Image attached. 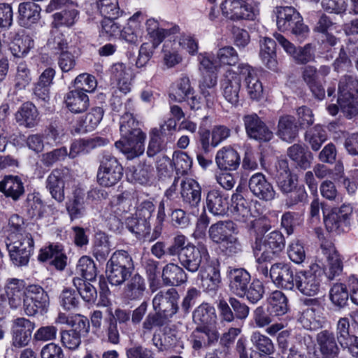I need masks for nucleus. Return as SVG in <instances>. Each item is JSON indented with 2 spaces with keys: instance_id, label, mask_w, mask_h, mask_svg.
<instances>
[{
  "instance_id": "nucleus-19",
  "label": "nucleus",
  "mask_w": 358,
  "mask_h": 358,
  "mask_svg": "<svg viewBox=\"0 0 358 358\" xmlns=\"http://www.w3.org/2000/svg\"><path fill=\"white\" fill-rule=\"evenodd\" d=\"M238 69L241 78H244L247 93L252 100H259L263 94L262 83L250 66L246 64H240Z\"/></svg>"
},
{
  "instance_id": "nucleus-59",
  "label": "nucleus",
  "mask_w": 358,
  "mask_h": 358,
  "mask_svg": "<svg viewBox=\"0 0 358 358\" xmlns=\"http://www.w3.org/2000/svg\"><path fill=\"white\" fill-rule=\"evenodd\" d=\"M287 255L289 259L300 264L306 259V252L303 243L299 240L292 241L288 245Z\"/></svg>"
},
{
  "instance_id": "nucleus-61",
  "label": "nucleus",
  "mask_w": 358,
  "mask_h": 358,
  "mask_svg": "<svg viewBox=\"0 0 358 358\" xmlns=\"http://www.w3.org/2000/svg\"><path fill=\"white\" fill-rule=\"evenodd\" d=\"M217 58L221 64L229 66L236 64L239 60L238 55L232 46L220 48L217 52Z\"/></svg>"
},
{
  "instance_id": "nucleus-28",
  "label": "nucleus",
  "mask_w": 358,
  "mask_h": 358,
  "mask_svg": "<svg viewBox=\"0 0 358 358\" xmlns=\"http://www.w3.org/2000/svg\"><path fill=\"white\" fill-rule=\"evenodd\" d=\"M201 287L206 292L215 291L221 282L220 269L217 266L206 264L199 270Z\"/></svg>"
},
{
  "instance_id": "nucleus-15",
  "label": "nucleus",
  "mask_w": 358,
  "mask_h": 358,
  "mask_svg": "<svg viewBox=\"0 0 358 358\" xmlns=\"http://www.w3.org/2000/svg\"><path fill=\"white\" fill-rule=\"evenodd\" d=\"M242 78L239 71H227L221 80L220 85L224 99L233 106L239 103Z\"/></svg>"
},
{
  "instance_id": "nucleus-64",
  "label": "nucleus",
  "mask_w": 358,
  "mask_h": 358,
  "mask_svg": "<svg viewBox=\"0 0 358 358\" xmlns=\"http://www.w3.org/2000/svg\"><path fill=\"white\" fill-rule=\"evenodd\" d=\"M60 335L62 345L71 350L77 349L81 343L80 334L76 330L62 331Z\"/></svg>"
},
{
  "instance_id": "nucleus-50",
  "label": "nucleus",
  "mask_w": 358,
  "mask_h": 358,
  "mask_svg": "<svg viewBox=\"0 0 358 358\" xmlns=\"http://www.w3.org/2000/svg\"><path fill=\"white\" fill-rule=\"evenodd\" d=\"M27 294L35 304L37 305L38 308L41 310V313L47 308L49 304V297L41 287L36 285L29 286Z\"/></svg>"
},
{
  "instance_id": "nucleus-14",
  "label": "nucleus",
  "mask_w": 358,
  "mask_h": 358,
  "mask_svg": "<svg viewBox=\"0 0 358 358\" xmlns=\"http://www.w3.org/2000/svg\"><path fill=\"white\" fill-rule=\"evenodd\" d=\"M274 37L284 50L293 58L296 64H306L314 59V52L310 43H308L303 47L296 48L280 34H275Z\"/></svg>"
},
{
  "instance_id": "nucleus-42",
  "label": "nucleus",
  "mask_w": 358,
  "mask_h": 358,
  "mask_svg": "<svg viewBox=\"0 0 358 358\" xmlns=\"http://www.w3.org/2000/svg\"><path fill=\"white\" fill-rule=\"evenodd\" d=\"M72 284L85 301L87 303L95 302L97 298V292L96 288L89 282L84 280L83 278L74 277L72 279Z\"/></svg>"
},
{
  "instance_id": "nucleus-36",
  "label": "nucleus",
  "mask_w": 358,
  "mask_h": 358,
  "mask_svg": "<svg viewBox=\"0 0 358 358\" xmlns=\"http://www.w3.org/2000/svg\"><path fill=\"white\" fill-rule=\"evenodd\" d=\"M299 322L306 329L313 331L322 327L324 318L319 307H308L302 312Z\"/></svg>"
},
{
  "instance_id": "nucleus-40",
  "label": "nucleus",
  "mask_w": 358,
  "mask_h": 358,
  "mask_svg": "<svg viewBox=\"0 0 358 358\" xmlns=\"http://www.w3.org/2000/svg\"><path fill=\"white\" fill-rule=\"evenodd\" d=\"M287 155L296 164L303 169L310 166L312 153L300 144H294L287 150Z\"/></svg>"
},
{
  "instance_id": "nucleus-22",
  "label": "nucleus",
  "mask_w": 358,
  "mask_h": 358,
  "mask_svg": "<svg viewBox=\"0 0 358 358\" xmlns=\"http://www.w3.org/2000/svg\"><path fill=\"white\" fill-rule=\"evenodd\" d=\"M316 342L322 358H337L340 349L333 331L325 329L316 335Z\"/></svg>"
},
{
  "instance_id": "nucleus-41",
  "label": "nucleus",
  "mask_w": 358,
  "mask_h": 358,
  "mask_svg": "<svg viewBox=\"0 0 358 358\" xmlns=\"http://www.w3.org/2000/svg\"><path fill=\"white\" fill-rule=\"evenodd\" d=\"M268 309L274 316L285 315L288 310L287 298L280 291L272 292L268 299Z\"/></svg>"
},
{
  "instance_id": "nucleus-43",
  "label": "nucleus",
  "mask_w": 358,
  "mask_h": 358,
  "mask_svg": "<svg viewBox=\"0 0 358 358\" xmlns=\"http://www.w3.org/2000/svg\"><path fill=\"white\" fill-rule=\"evenodd\" d=\"M76 8L70 7L55 13L52 15V27L57 29L62 26L70 27L73 25L78 14Z\"/></svg>"
},
{
  "instance_id": "nucleus-37",
  "label": "nucleus",
  "mask_w": 358,
  "mask_h": 358,
  "mask_svg": "<svg viewBox=\"0 0 358 358\" xmlns=\"http://www.w3.org/2000/svg\"><path fill=\"white\" fill-rule=\"evenodd\" d=\"M216 319L215 308L208 303H201L193 312V320L199 326L213 325Z\"/></svg>"
},
{
  "instance_id": "nucleus-60",
  "label": "nucleus",
  "mask_w": 358,
  "mask_h": 358,
  "mask_svg": "<svg viewBox=\"0 0 358 358\" xmlns=\"http://www.w3.org/2000/svg\"><path fill=\"white\" fill-rule=\"evenodd\" d=\"M338 102L348 118L351 119L358 114V101L354 97L339 96Z\"/></svg>"
},
{
  "instance_id": "nucleus-30",
  "label": "nucleus",
  "mask_w": 358,
  "mask_h": 358,
  "mask_svg": "<svg viewBox=\"0 0 358 358\" xmlns=\"http://www.w3.org/2000/svg\"><path fill=\"white\" fill-rule=\"evenodd\" d=\"M236 230V224L231 220L219 221L212 224L208 230L210 238L215 243L220 244Z\"/></svg>"
},
{
  "instance_id": "nucleus-58",
  "label": "nucleus",
  "mask_w": 358,
  "mask_h": 358,
  "mask_svg": "<svg viewBox=\"0 0 358 358\" xmlns=\"http://www.w3.org/2000/svg\"><path fill=\"white\" fill-rule=\"evenodd\" d=\"M176 120L169 118L164 124L160 125V129L158 131V140L161 143H172L175 141L173 135L176 128Z\"/></svg>"
},
{
  "instance_id": "nucleus-55",
  "label": "nucleus",
  "mask_w": 358,
  "mask_h": 358,
  "mask_svg": "<svg viewBox=\"0 0 358 358\" xmlns=\"http://www.w3.org/2000/svg\"><path fill=\"white\" fill-rule=\"evenodd\" d=\"M264 294V287L262 282L258 280H253L245 289V293L241 294L239 297H245L251 303H257L260 301Z\"/></svg>"
},
{
  "instance_id": "nucleus-23",
  "label": "nucleus",
  "mask_w": 358,
  "mask_h": 358,
  "mask_svg": "<svg viewBox=\"0 0 358 358\" xmlns=\"http://www.w3.org/2000/svg\"><path fill=\"white\" fill-rule=\"evenodd\" d=\"M208 210L215 216H224L229 209L228 196L221 190H209L206 196Z\"/></svg>"
},
{
  "instance_id": "nucleus-9",
  "label": "nucleus",
  "mask_w": 358,
  "mask_h": 358,
  "mask_svg": "<svg viewBox=\"0 0 358 358\" xmlns=\"http://www.w3.org/2000/svg\"><path fill=\"white\" fill-rule=\"evenodd\" d=\"M158 289V325H162L177 313L179 294L173 287H159Z\"/></svg>"
},
{
  "instance_id": "nucleus-26",
  "label": "nucleus",
  "mask_w": 358,
  "mask_h": 358,
  "mask_svg": "<svg viewBox=\"0 0 358 358\" xmlns=\"http://www.w3.org/2000/svg\"><path fill=\"white\" fill-rule=\"evenodd\" d=\"M66 107L73 113L85 112L90 105L87 94L80 89H75L69 91L64 96Z\"/></svg>"
},
{
  "instance_id": "nucleus-8",
  "label": "nucleus",
  "mask_w": 358,
  "mask_h": 358,
  "mask_svg": "<svg viewBox=\"0 0 358 358\" xmlns=\"http://www.w3.org/2000/svg\"><path fill=\"white\" fill-rule=\"evenodd\" d=\"M6 245L12 263L17 267L28 265L34 251L32 235H26L21 239L6 241Z\"/></svg>"
},
{
  "instance_id": "nucleus-7",
  "label": "nucleus",
  "mask_w": 358,
  "mask_h": 358,
  "mask_svg": "<svg viewBox=\"0 0 358 358\" xmlns=\"http://www.w3.org/2000/svg\"><path fill=\"white\" fill-rule=\"evenodd\" d=\"M122 176L123 168L118 160L109 153H103L96 175L99 184L112 187L120 181Z\"/></svg>"
},
{
  "instance_id": "nucleus-63",
  "label": "nucleus",
  "mask_w": 358,
  "mask_h": 358,
  "mask_svg": "<svg viewBox=\"0 0 358 358\" xmlns=\"http://www.w3.org/2000/svg\"><path fill=\"white\" fill-rule=\"evenodd\" d=\"M222 252L228 257H234L242 252V245L233 234L220 244Z\"/></svg>"
},
{
  "instance_id": "nucleus-46",
  "label": "nucleus",
  "mask_w": 358,
  "mask_h": 358,
  "mask_svg": "<svg viewBox=\"0 0 358 358\" xmlns=\"http://www.w3.org/2000/svg\"><path fill=\"white\" fill-rule=\"evenodd\" d=\"M327 139L326 131L320 125L315 126L305 134L306 141L309 143L311 149L314 151H318Z\"/></svg>"
},
{
  "instance_id": "nucleus-25",
  "label": "nucleus",
  "mask_w": 358,
  "mask_h": 358,
  "mask_svg": "<svg viewBox=\"0 0 358 358\" xmlns=\"http://www.w3.org/2000/svg\"><path fill=\"white\" fill-rule=\"evenodd\" d=\"M65 173L62 170L56 169L52 171L45 180V187L51 196L61 203L64 201Z\"/></svg>"
},
{
  "instance_id": "nucleus-12",
  "label": "nucleus",
  "mask_w": 358,
  "mask_h": 358,
  "mask_svg": "<svg viewBox=\"0 0 358 358\" xmlns=\"http://www.w3.org/2000/svg\"><path fill=\"white\" fill-rule=\"evenodd\" d=\"M243 122L245 132L250 138L260 142H268L273 138L272 131L256 113L243 115Z\"/></svg>"
},
{
  "instance_id": "nucleus-1",
  "label": "nucleus",
  "mask_w": 358,
  "mask_h": 358,
  "mask_svg": "<svg viewBox=\"0 0 358 358\" xmlns=\"http://www.w3.org/2000/svg\"><path fill=\"white\" fill-rule=\"evenodd\" d=\"M120 131L121 139L115 143L128 159H132L144 152L145 134L138 128L136 122L131 113H125L120 118Z\"/></svg>"
},
{
  "instance_id": "nucleus-52",
  "label": "nucleus",
  "mask_w": 358,
  "mask_h": 358,
  "mask_svg": "<svg viewBox=\"0 0 358 358\" xmlns=\"http://www.w3.org/2000/svg\"><path fill=\"white\" fill-rule=\"evenodd\" d=\"M173 171L174 168L172 159L164 154L158 157V180L171 181Z\"/></svg>"
},
{
  "instance_id": "nucleus-24",
  "label": "nucleus",
  "mask_w": 358,
  "mask_h": 358,
  "mask_svg": "<svg viewBox=\"0 0 358 358\" xmlns=\"http://www.w3.org/2000/svg\"><path fill=\"white\" fill-rule=\"evenodd\" d=\"M299 125L295 117L290 115L280 116L276 135L283 141L293 142L298 136Z\"/></svg>"
},
{
  "instance_id": "nucleus-2",
  "label": "nucleus",
  "mask_w": 358,
  "mask_h": 358,
  "mask_svg": "<svg viewBox=\"0 0 358 358\" xmlns=\"http://www.w3.org/2000/svg\"><path fill=\"white\" fill-rule=\"evenodd\" d=\"M269 229L270 225L266 224L264 218L251 221L249 230L251 234L253 233L255 235L251 247L255 257L259 255L263 246L265 248L263 252H267L268 255L271 253L273 255L278 256L284 250L285 240L280 231L275 230L262 236Z\"/></svg>"
},
{
  "instance_id": "nucleus-16",
  "label": "nucleus",
  "mask_w": 358,
  "mask_h": 358,
  "mask_svg": "<svg viewBox=\"0 0 358 358\" xmlns=\"http://www.w3.org/2000/svg\"><path fill=\"white\" fill-rule=\"evenodd\" d=\"M270 278L278 287L293 290L295 287V280L291 266L284 262L273 264L271 267Z\"/></svg>"
},
{
  "instance_id": "nucleus-35",
  "label": "nucleus",
  "mask_w": 358,
  "mask_h": 358,
  "mask_svg": "<svg viewBox=\"0 0 358 358\" xmlns=\"http://www.w3.org/2000/svg\"><path fill=\"white\" fill-rule=\"evenodd\" d=\"M0 192L13 200H17L24 194V189L20 178L8 176L0 182Z\"/></svg>"
},
{
  "instance_id": "nucleus-29",
  "label": "nucleus",
  "mask_w": 358,
  "mask_h": 358,
  "mask_svg": "<svg viewBox=\"0 0 358 358\" xmlns=\"http://www.w3.org/2000/svg\"><path fill=\"white\" fill-rule=\"evenodd\" d=\"M104 111L101 107H94L87 113L85 118L78 120L73 126L76 132L86 133L93 131L101 122Z\"/></svg>"
},
{
  "instance_id": "nucleus-48",
  "label": "nucleus",
  "mask_w": 358,
  "mask_h": 358,
  "mask_svg": "<svg viewBox=\"0 0 358 358\" xmlns=\"http://www.w3.org/2000/svg\"><path fill=\"white\" fill-rule=\"evenodd\" d=\"M286 194L285 205L287 208H294L297 206H303L307 203L308 194L303 185L297 186Z\"/></svg>"
},
{
  "instance_id": "nucleus-38",
  "label": "nucleus",
  "mask_w": 358,
  "mask_h": 358,
  "mask_svg": "<svg viewBox=\"0 0 358 358\" xmlns=\"http://www.w3.org/2000/svg\"><path fill=\"white\" fill-rule=\"evenodd\" d=\"M38 111L31 102L24 103L15 113V120L20 125L32 127L36 125Z\"/></svg>"
},
{
  "instance_id": "nucleus-20",
  "label": "nucleus",
  "mask_w": 358,
  "mask_h": 358,
  "mask_svg": "<svg viewBox=\"0 0 358 358\" xmlns=\"http://www.w3.org/2000/svg\"><path fill=\"white\" fill-rule=\"evenodd\" d=\"M34 327V324L29 320L24 317L17 318L13 327V345L15 348L27 345L30 341Z\"/></svg>"
},
{
  "instance_id": "nucleus-6",
  "label": "nucleus",
  "mask_w": 358,
  "mask_h": 358,
  "mask_svg": "<svg viewBox=\"0 0 358 358\" xmlns=\"http://www.w3.org/2000/svg\"><path fill=\"white\" fill-rule=\"evenodd\" d=\"M353 207L350 203H343L339 207H334L324 218L328 231L341 234L350 231Z\"/></svg>"
},
{
  "instance_id": "nucleus-33",
  "label": "nucleus",
  "mask_w": 358,
  "mask_h": 358,
  "mask_svg": "<svg viewBox=\"0 0 358 358\" xmlns=\"http://www.w3.org/2000/svg\"><path fill=\"white\" fill-rule=\"evenodd\" d=\"M41 8L34 2H24L19 5V21L23 27H29L36 23L40 17Z\"/></svg>"
},
{
  "instance_id": "nucleus-54",
  "label": "nucleus",
  "mask_w": 358,
  "mask_h": 358,
  "mask_svg": "<svg viewBox=\"0 0 358 358\" xmlns=\"http://www.w3.org/2000/svg\"><path fill=\"white\" fill-rule=\"evenodd\" d=\"M250 341L256 349L263 354L271 355L274 352V345L272 341L259 331L252 333Z\"/></svg>"
},
{
  "instance_id": "nucleus-18",
  "label": "nucleus",
  "mask_w": 358,
  "mask_h": 358,
  "mask_svg": "<svg viewBox=\"0 0 358 358\" xmlns=\"http://www.w3.org/2000/svg\"><path fill=\"white\" fill-rule=\"evenodd\" d=\"M248 187L253 195L261 200L267 201L275 198V192L273 185L262 173H256L250 177Z\"/></svg>"
},
{
  "instance_id": "nucleus-21",
  "label": "nucleus",
  "mask_w": 358,
  "mask_h": 358,
  "mask_svg": "<svg viewBox=\"0 0 358 358\" xmlns=\"http://www.w3.org/2000/svg\"><path fill=\"white\" fill-rule=\"evenodd\" d=\"M215 163L221 171H233L239 167L241 157L236 150L231 146H224L217 152Z\"/></svg>"
},
{
  "instance_id": "nucleus-13",
  "label": "nucleus",
  "mask_w": 358,
  "mask_h": 358,
  "mask_svg": "<svg viewBox=\"0 0 358 358\" xmlns=\"http://www.w3.org/2000/svg\"><path fill=\"white\" fill-rule=\"evenodd\" d=\"M180 194L183 206L190 213L196 215L201 200V187L194 180L189 178L182 181Z\"/></svg>"
},
{
  "instance_id": "nucleus-32",
  "label": "nucleus",
  "mask_w": 358,
  "mask_h": 358,
  "mask_svg": "<svg viewBox=\"0 0 358 358\" xmlns=\"http://www.w3.org/2000/svg\"><path fill=\"white\" fill-rule=\"evenodd\" d=\"M6 294L8 303L13 308L19 307L24 295V285L18 279L10 280L5 287Z\"/></svg>"
},
{
  "instance_id": "nucleus-27",
  "label": "nucleus",
  "mask_w": 358,
  "mask_h": 358,
  "mask_svg": "<svg viewBox=\"0 0 358 358\" xmlns=\"http://www.w3.org/2000/svg\"><path fill=\"white\" fill-rule=\"evenodd\" d=\"M27 225L24 218L17 214L11 215L3 228L6 241L21 239L26 235H31L26 231Z\"/></svg>"
},
{
  "instance_id": "nucleus-44",
  "label": "nucleus",
  "mask_w": 358,
  "mask_h": 358,
  "mask_svg": "<svg viewBox=\"0 0 358 358\" xmlns=\"http://www.w3.org/2000/svg\"><path fill=\"white\" fill-rule=\"evenodd\" d=\"M145 289L143 278L138 274L134 275L127 282L124 289L125 296L135 300L141 298Z\"/></svg>"
},
{
  "instance_id": "nucleus-3",
  "label": "nucleus",
  "mask_w": 358,
  "mask_h": 358,
  "mask_svg": "<svg viewBox=\"0 0 358 358\" xmlns=\"http://www.w3.org/2000/svg\"><path fill=\"white\" fill-rule=\"evenodd\" d=\"M273 12L276 17L278 30L290 32L301 42L308 36L309 28L303 23L302 16L294 7L277 6Z\"/></svg>"
},
{
  "instance_id": "nucleus-11",
  "label": "nucleus",
  "mask_w": 358,
  "mask_h": 358,
  "mask_svg": "<svg viewBox=\"0 0 358 358\" xmlns=\"http://www.w3.org/2000/svg\"><path fill=\"white\" fill-rule=\"evenodd\" d=\"M220 7L222 14L233 21L252 20L257 15L256 9L245 0H224Z\"/></svg>"
},
{
  "instance_id": "nucleus-5",
  "label": "nucleus",
  "mask_w": 358,
  "mask_h": 358,
  "mask_svg": "<svg viewBox=\"0 0 358 358\" xmlns=\"http://www.w3.org/2000/svg\"><path fill=\"white\" fill-rule=\"evenodd\" d=\"M132 259L126 251L115 252L107 264L108 279L113 285H120L131 275Z\"/></svg>"
},
{
  "instance_id": "nucleus-47",
  "label": "nucleus",
  "mask_w": 358,
  "mask_h": 358,
  "mask_svg": "<svg viewBox=\"0 0 358 358\" xmlns=\"http://www.w3.org/2000/svg\"><path fill=\"white\" fill-rule=\"evenodd\" d=\"M76 273L87 281H92L96 276V268L94 261L87 256H83L76 266Z\"/></svg>"
},
{
  "instance_id": "nucleus-51",
  "label": "nucleus",
  "mask_w": 358,
  "mask_h": 358,
  "mask_svg": "<svg viewBox=\"0 0 358 358\" xmlns=\"http://www.w3.org/2000/svg\"><path fill=\"white\" fill-rule=\"evenodd\" d=\"M358 88V78L352 75H345L338 83L339 96H352L356 94Z\"/></svg>"
},
{
  "instance_id": "nucleus-17",
  "label": "nucleus",
  "mask_w": 358,
  "mask_h": 358,
  "mask_svg": "<svg viewBox=\"0 0 358 358\" xmlns=\"http://www.w3.org/2000/svg\"><path fill=\"white\" fill-rule=\"evenodd\" d=\"M227 276L230 292L238 297L245 293V289L251 282L250 273L243 268L229 267Z\"/></svg>"
},
{
  "instance_id": "nucleus-57",
  "label": "nucleus",
  "mask_w": 358,
  "mask_h": 358,
  "mask_svg": "<svg viewBox=\"0 0 358 358\" xmlns=\"http://www.w3.org/2000/svg\"><path fill=\"white\" fill-rule=\"evenodd\" d=\"M79 297L76 292L71 288L63 289L59 296V303L64 309L71 310L76 309L79 305Z\"/></svg>"
},
{
  "instance_id": "nucleus-53",
  "label": "nucleus",
  "mask_w": 358,
  "mask_h": 358,
  "mask_svg": "<svg viewBox=\"0 0 358 358\" xmlns=\"http://www.w3.org/2000/svg\"><path fill=\"white\" fill-rule=\"evenodd\" d=\"M126 224L128 229L135 234L137 237L144 236L150 234V223L145 220H141L139 217H127Z\"/></svg>"
},
{
  "instance_id": "nucleus-4",
  "label": "nucleus",
  "mask_w": 358,
  "mask_h": 358,
  "mask_svg": "<svg viewBox=\"0 0 358 358\" xmlns=\"http://www.w3.org/2000/svg\"><path fill=\"white\" fill-rule=\"evenodd\" d=\"M322 273L323 271L319 264H311L308 270L299 271L295 273L294 288L306 296L317 295L320 290Z\"/></svg>"
},
{
  "instance_id": "nucleus-56",
  "label": "nucleus",
  "mask_w": 358,
  "mask_h": 358,
  "mask_svg": "<svg viewBox=\"0 0 358 358\" xmlns=\"http://www.w3.org/2000/svg\"><path fill=\"white\" fill-rule=\"evenodd\" d=\"M97 6L101 15L104 17L117 18L122 13L118 0H98Z\"/></svg>"
},
{
  "instance_id": "nucleus-10",
  "label": "nucleus",
  "mask_w": 358,
  "mask_h": 358,
  "mask_svg": "<svg viewBox=\"0 0 358 358\" xmlns=\"http://www.w3.org/2000/svg\"><path fill=\"white\" fill-rule=\"evenodd\" d=\"M208 253L205 246L196 247L192 243L186 245L179 253L178 259L180 264L188 271L194 273L206 266Z\"/></svg>"
},
{
  "instance_id": "nucleus-62",
  "label": "nucleus",
  "mask_w": 358,
  "mask_h": 358,
  "mask_svg": "<svg viewBox=\"0 0 358 358\" xmlns=\"http://www.w3.org/2000/svg\"><path fill=\"white\" fill-rule=\"evenodd\" d=\"M273 314L268 308L262 306L257 307L253 312V320L259 328L268 326L273 320Z\"/></svg>"
},
{
  "instance_id": "nucleus-49",
  "label": "nucleus",
  "mask_w": 358,
  "mask_h": 358,
  "mask_svg": "<svg viewBox=\"0 0 358 358\" xmlns=\"http://www.w3.org/2000/svg\"><path fill=\"white\" fill-rule=\"evenodd\" d=\"M34 42L29 36H22L15 38L10 45V51L16 57H25L34 48Z\"/></svg>"
},
{
  "instance_id": "nucleus-31",
  "label": "nucleus",
  "mask_w": 358,
  "mask_h": 358,
  "mask_svg": "<svg viewBox=\"0 0 358 358\" xmlns=\"http://www.w3.org/2000/svg\"><path fill=\"white\" fill-rule=\"evenodd\" d=\"M162 278L166 285L178 286L187 281V276L182 268L170 263L164 267Z\"/></svg>"
},
{
  "instance_id": "nucleus-39",
  "label": "nucleus",
  "mask_w": 358,
  "mask_h": 358,
  "mask_svg": "<svg viewBox=\"0 0 358 358\" xmlns=\"http://www.w3.org/2000/svg\"><path fill=\"white\" fill-rule=\"evenodd\" d=\"M66 206L71 220L83 217L86 213L84 191L80 189H76L72 199L69 200Z\"/></svg>"
},
{
  "instance_id": "nucleus-34",
  "label": "nucleus",
  "mask_w": 358,
  "mask_h": 358,
  "mask_svg": "<svg viewBox=\"0 0 358 358\" xmlns=\"http://www.w3.org/2000/svg\"><path fill=\"white\" fill-rule=\"evenodd\" d=\"M231 201V213L234 219L240 222H248L252 215L248 201L239 194H234Z\"/></svg>"
},
{
  "instance_id": "nucleus-45",
  "label": "nucleus",
  "mask_w": 358,
  "mask_h": 358,
  "mask_svg": "<svg viewBox=\"0 0 358 358\" xmlns=\"http://www.w3.org/2000/svg\"><path fill=\"white\" fill-rule=\"evenodd\" d=\"M178 92L176 94L170 93L169 97L171 100L176 102H182L187 99L190 95L194 94V90L191 86L189 77L184 74L178 79L177 82Z\"/></svg>"
}]
</instances>
